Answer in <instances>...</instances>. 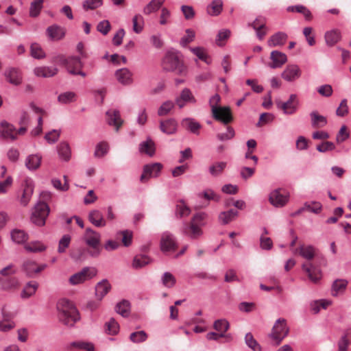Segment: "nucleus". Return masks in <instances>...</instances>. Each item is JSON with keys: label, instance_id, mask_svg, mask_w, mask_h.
Wrapping results in <instances>:
<instances>
[{"label": "nucleus", "instance_id": "obj_20", "mask_svg": "<svg viewBox=\"0 0 351 351\" xmlns=\"http://www.w3.org/2000/svg\"><path fill=\"white\" fill-rule=\"evenodd\" d=\"M34 191V186L31 181L26 180L25 182L23 193L20 197V203L25 206L29 203Z\"/></svg>", "mask_w": 351, "mask_h": 351}, {"label": "nucleus", "instance_id": "obj_13", "mask_svg": "<svg viewBox=\"0 0 351 351\" xmlns=\"http://www.w3.org/2000/svg\"><path fill=\"white\" fill-rule=\"evenodd\" d=\"M301 75V70L296 64H289L287 66L282 73V77L287 82H293L298 79Z\"/></svg>", "mask_w": 351, "mask_h": 351}, {"label": "nucleus", "instance_id": "obj_7", "mask_svg": "<svg viewBox=\"0 0 351 351\" xmlns=\"http://www.w3.org/2000/svg\"><path fill=\"white\" fill-rule=\"evenodd\" d=\"M96 274L95 268L85 267L80 271L71 276L69 282L71 285H77L92 279Z\"/></svg>", "mask_w": 351, "mask_h": 351}, {"label": "nucleus", "instance_id": "obj_16", "mask_svg": "<svg viewBox=\"0 0 351 351\" xmlns=\"http://www.w3.org/2000/svg\"><path fill=\"white\" fill-rule=\"evenodd\" d=\"M270 58L272 62L269 66L271 69L280 68L287 61L285 53L279 51H271Z\"/></svg>", "mask_w": 351, "mask_h": 351}, {"label": "nucleus", "instance_id": "obj_11", "mask_svg": "<svg viewBox=\"0 0 351 351\" xmlns=\"http://www.w3.org/2000/svg\"><path fill=\"white\" fill-rule=\"evenodd\" d=\"M269 200L274 206L282 207L287 203L289 195L287 193H282L281 189H278L271 192Z\"/></svg>", "mask_w": 351, "mask_h": 351}, {"label": "nucleus", "instance_id": "obj_35", "mask_svg": "<svg viewBox=\"0 0 351 351\" xmlns=\"http://www.w3.org/2000/svg\"><path fill=\"white\" fill-rule=\"evenodd\" d=\"M348 285V281L343 279H337L332 285L331 294L337 296L339 293H343Z\"/></svg>", "mask_w": 351, "mask_h": 351}, {"label": "nucleus", "instance_id": "obj_15", "mask_svg": "<svg viewBox=\"0 0 351 351\" xmlns=\"http://www.w3.org/2000/svg\"><path fill=\"white\" fill-rule=\"evenodd\" d=\"M107 122L110 125H113L118 131L119 128L123 124V120L121 118L120 112L118 110L110 109L106 113Z\"/></svg>", "mask_w": 351, "mask_h": 351}, {"label": "nucleus", "instance_id": "obj_37", "mask_svg": "<svg viewBox=\"0 0 351 351\" xmlns=\"http://www.w3.org/2000/svg\"><path fill=\"white\" fill-rule=\"evenodd\" d=\"M115 311L124 317H128L130 313V303L123 300L115 306Z\"/></svg>", "mask_w": 351, "mask_h": 351}, {"label": "nucleus", "instance_id": "obj_38", "mask_svg": "<svg viewBox=\"0 0 351 351\" xmlns=\"http://www.w3.org/2000/svg\"><path fill=\"white\" fill-rule=\"evenodd\" d=\"M59 156L64 161H68L71 158V149L69 144L66 142H61L57 147Z\"/></svg>", "mask_w": 351, "mask_h": 351}, {"label": "nucleus", "instance_id": "obj_36", "mask_svg": "<svg viewBox=\"0 0 351 351\" xmlns=\"http://www.w3.org/2000/svg\"><path fill=\"white\" fill-rule=\"evenodd\" d=\"M37 264L33 261H26L23 263L22 269L29 278H33L37 274Z\"/></svg>", "mask_w": 351, "mask_h": 351}, {"label": "nucleus", "instance_id": "obj_26", "mask_svg": "<svg viewBox=\"0 0 351 351\" xmlns=\"http://www.w3.org/2000/svg\"><path fill=\"white\" fill-rule=\"evenodd\" d=\"M239 215V212L234 209L221 212L219 215V221L222 225H226L234 220Z\"/></svg>", "mask_w": 351, "mask_h": 351}, {"label": "nucleus", "instance_id": "obj_43", "mask_svg": "<svg viewBox=\"0 0 351 351\" xmlns=\"http://www.w3.org/2000/svg\"><path fill=\"white\" fill-rule=\"evenodd\" d=\"M11 237L14 242L16 243H22L28 239L27 234L21 230L14 229L11 232Z\"/></svg>", "mask_w": 351, "mask_h": 351}, {"label": "nucleus", "instance_id": "obj_53", "mask_svg": "<svg viewBox=\"0 0 351 351\" xmlns=\"http://www.w3.org/2000/svg\"><path fill=\"white\" fill-rule=\"evenodd\" d=\"M147 339V335L144 330L134 332L130 334V339L134 343L144 342Z\"/></svg>", "mask_w": 351, "mask_h": 351}, {"label": "nucleus", "instance_id": "obj_60", "mask_svg": "<svg viewBox=\"0 0 351 351\" xmlns=\"http://www.w3.org/2000/svg\"><path fill=\"white\" fill-rule=\"evenodd\" d=\"M71 236L64 234L59 241L58 252L60 254L65 252L66 249L69 246L71 242Z\"/></svg>", "mask_w": 351, "mask_h": 351}, {"label": "nucleus", "instance_id": "obj_45", "mask_svg": "<svg viewBox=\"0 0 351 351\" xmlns=\"http://www.w3.org/2000/svg\"><path fill=\"white\" fill-rule=\"evenodd\" d=\"M150 262V259L145 255H137L134 256L132 262V267L134 269H140Z\"/></svg>", "mask_w": 351, "mask_h": 351}, {"label": "nucleus", "instance_id": "obj_21", "mask_svg": "<svg viewBox=\"0 0 351 351\" xmlns=\"http://www.w3.org/2000/svg\"><path fill=\"white\" fill-rule=\"evenodd\" d=\"M88 220L97 228L104 227L106 225L103 214L99 210H93L88 214Z\"/></svg>", "mask_w": 351, "mask_h": 351}, {"label": "nucleus", "instance_id": "obj_57", "mask_svg": "<svg viewBox=\"0 0 351 351\" xmlns=\"http://www.w3.org/2000/svg\"><path fill=\"white\" fill-rule=\"evenodd\" d=\"M27 251L31 252H39L44 251L46 247L39 241L32 242L25 246Z\"/></svg>", "mask_w": 351, "mask_h": 351}, {"label": "nucleus", "instance_id": "obj_18", "mask_svg": "<svg viewBox=\"0 0 351 351\" xmlns=\"http://www.w3.org/2000/svg\"><path fill=\"white\" fill-rule=\"evenodd\" d=\"M178 123L176 119L171 118L160 122V130L168 135L175 134L177 131Z\"/></svg>", "mask_w": 351, "mask_h": 351}, {"label": "nucleus", "instance_id": "obj_8", "mask_svg": "<svg viewBox=\"0 0 351 351\" xmlns=\"http://www.w3.org/2000/svg\"><path fill=\"white\" fill-rule=\"evenodd\" d=\"M276 105L278 108L282 110L285 114H293L298 109L299 101L295 94H291L287 101L276 100Z\"/></svg>", "mask_w": 351, "mask_h": 351}, {"label": "nucleus", "instance_id": "obj_46", "mask_svg": "<svg viewBox=\"0 0 351 351\" xmlns=\"http://www.w3.org/2000/svg\"><path fill=\"white\" fill-rule=\"evenodd\" d=\"M246 345L254 351H261V347L254 338L251 332H247L245 336Z\"/></svg>", "mask_w": 351, "mask_h": 351}, {"label": "nucleus", "instance_id": "obj_63", "mask_svg": "<svg viewBox=\"0 0 351 351\" xmlns=\"http://www.w3.org/2000/svg\"><path fill=\"white\" fill-rule=\"evenodd\" d=\"M174 104L171 101H167L164 102L158 110L159 116H164L167 114L173 108Z\"/></svg>", "mask_w": 351, "mask_h": 351}, {"label": "nucleus", "instance_id": "obj_30", "mask_svg": "<svg viewBox=\"0 0 351 351\" xmlns=\"http://www.w3.org/2000/svg\"><path fill=\"white\" fill-rule=\"evenodd\" d=\"M139 151L149 156H154L156 151L154 142L150 138H147L146 141L140 143Z\"/></svg>", "mask_w": 351, "mask_h": 351}, {"label": "nucleus", "instance_id": "obj_55", "mask_svg": "<svg viewBox=\"0 0 351 351\" xmlns=\"http://www.w3.org/2000/svg\"><path fill=\"white\" fill-rule=\"evenodd\" d=\"M132 23H133V30L134 32L139 34L142 32L144 21L143 18L141 15L137 14L134 16L132 19Z\"/></svg>", "mask_w": 351, "mask_h": 351}, {"label": "nucleus", "instance_id": "obj_6", "mask_svg": "<svg viewBox=\"0 0 351 351\" xmlns=\"http://www.w3.org/2000/svg\"><path fill=\"white\" fill-rule=\"evenodd\" d=\"M289 329L287 325V321L284 318H279L275 322L269 337L275 342L276 345L280 344L282 339L287 336Z\"/></svg>", "mask_w": 351, "mask_h": 351}, {"label": "nucleus", "instance_id": "obj_19", "mask_svg": "<svg viewBox=\"0 0 351 351\" xmlns=\"http://www.w3.org/2000/svg\"><path fill=\"white\" fill-rule=\"evenodd\" d=\"M111 285L106 279L99 282L95 286V296L99 301H101L104 297L110 291Z\"/></svg>", "mask_w": 351, "mask_h": 351}, {"label": "nucleus", "instance_id": "obj_14", "mask_svg": "<svg viewBox=\"0 0 351 351\" xmlns=\"http://www.w3.org/2000/svg\"><path fill=\"white\" fill-rule=\"evenodd\" d=\"M196 101L195 97L193 95L191 90L188 88H184L181 91L180 97L176 99V103L180 108H182L187 102L195 104Z\"/></svg>", "mask_w": 351, "mask_h": 351}, {"label": "nucleus", "instance_id": "obj_2", "mask_svg": "<svg viewBox=\"0 0 351 351\" xmlns=\"http://www.w3.org/2000/svg\"><path fill=\"white\" fill-rule=\"evenodd\" d=\"M220 101L221 97L217 93L210 98L209 104L211 108L212 115L215 120L221 121L223 125H228L232 121L233 117L230 107L218 106Z\"/></svg>", "mask_w": 351, "mask_h": 351}, {"label": "nucleus", "instance_id": "obj_39", "mask_svg": "<svg viewBox=\"0 0 351 351\" xmlns=\"http://www.w3.org/2000/svg\"><path fill=\"white\" fill-rule=\"evenodd\" d=\"M190 50L195 54L199 60L204 61L207 64L211 63V60L209 56L206 53L204 48L201 47H191Z\"/></svg>", "mask_w": 351, "mask_h": 351}, {"label": "nucleus", "instance_id": "obj_56", "mask_svg": "<svg viewBox=\"0 0 351 351\" xmlns=\"http://www.w3.org/2000/svg\"><path fill=\"white\" fill-rule=\"evenodd\" d=\"M229 323L226 319H217L214 322L213 328L220 332L221 333L224 334L229 328Z\"/></svg>", "mask_w": 351, "mask_h": 351}, {"label": "nucleus", "instance_id": "obj_50", "mask_svg": "<svg viewBox=\"0 0 351 351\" xmlns=\"http://www.w3.org/2000/svg\"><path fill=\"white\" fill-rule=\"evenodd\" d=\"M105 326L106 331L109 335H114L119 332V325L113 317L110 318V320L106 323Z\"/></svg>", "mask_w": 351, "mask_h": 351}, {"label": "nucleus", "instance_id": "obj_48", "mask_svg": "<svg viewBox=\"0 0 351 351\" xmlns=\"http://www.w3.org/2000/svg\"><path fill=\"white\" fill-rule=\"evenodd\" d=\"M223 3L221 0H214L208 7V12L210 15L217 16L222 11Z\"/></svg>", "mask_w": 351, "mask_h": 351}, {"label": "nucleus", "instance_id": "obj_61", "mask_svg": "<svg viewBox=\"0 0 351 351\" xmlns=\"http://www.w3.org/2000/svg\"><path fill=\"white\" fill-rule=\"evenodd\" d=\"M335 145L331 141H324L316 147V149L321 153H325L335 149Z\"/></svg>", "mask_w": 351, "mask_h": 351}, {"label": "nucleus", "instance_id": "obj_22", "mask_svg": "<svg viewBox=\"0 0 351 351\" xmlns=\"http://www.w3.org/2000/svg\"><path fill=\"white\" fill-rule=\"evenodd\" d=\"M299 254L304 258L310 261L314 258L316 254V249L311 245H305L300 244V247L295 250Z\"/></svg>", "mask_w": 351, "mask_h": 351}, {"label": "nucleus", "instance_id": "obj_29", "mask_svg": "<svg viewBox=\"0 0 351 351\" xmlns=\"http://www.w3.org/2000/svg\"><path fill=\"white\" fill-rule=\"evenodd\" d=\"M310 117L313 128H323L328 123L326 117L323 115H320L317 111H312L310 113Z\"/></svg>", "mask_w": 351, "mask_h": 351}, {"label": "nucleus", "instance_id": "obj_3", "mask_svg": "<svg viewBox=\"0 0 351 351\" xmlns=\"http://www.w3.org/2000/svg\"><path fill=\"white\" fill-rule=\"evenodd\" d=\"M162 66L167 71L175 72L178 75L185 74L186 68L180 59L178 52L169 51L162 59Z\"/></svg>", "mask_w": 351, "mask_h": 351}, {"label": "nucleus", "instance_id": "obj_28", "mask_svg": "<svg viewBox=\"0 0 351 351\" xmlns=\"http://www.w3.org/2000/svg\"><path fill=\"white\" fill-rule=\"evenodd\" d=\"M182 125L185 129L197 135L199 134V129L202 127L199 123L192 118L184 119L182 121Z\"/></svg>", "mask_w": 351, "mask_h": 351}, {"label": "nucleus", "instance_id": "obj_31", "mask_svg": "<svg viewBox=\"0 0 351 351\" xmlns=\"http://www.w3.org/2000/svg\"><path fill=\"white\" fill-rule=\"evenodd\" d=\"M302 269L306 273L308 274L309 279L317 283L321 278V273L319 270L316 269L315 267H313L312 264L309 263L308 265L303 264Z\"/></svg>", "mask_w": 351, "mask_h": 351}, {"label": "nucleus", "instance_id": "obj_17", "mask_svg": "<svg viewBox=\"0 0 351 351\" xmlns=\"http://www.w3.org/2000/svg\"><path fill=\"white\" fill-rule=\"evenodd\" d=\"M117 80L123 85H130L133 82L132 73L127 68H122L115 73Z\"/></svg>", "mask_w": 351, "mask_h": 351}, {"label": "nucleus", "instance_id": "obj_34", "mask_svg": "<svg viewBox=\"0 0 351 351\" xmlns=\"http://www.w3.org/2000/svg\"><path fill=\"white\" fill-rule=\"evenodd\" d=\"M38 287V284L35 281H30L27 282L21 293V297L23 299L30 298L35 294Z\"/></svg>", "mask_w": 351, "mask_h": 351}, {"label": "nucleus", "instance_id": "obj_41", "mask_svg": "<svg viewBox=\"0 0 351 351\" xmlns=\"http://www.w3.org/2000/svg\"><path fill=\"white\" fill-rule=\"evenodd\" d=\"M67 62L68 63H66L65 68L69 73L71 70H76L77 68H82L83 66V63L80 58L77 56L68 57Z\"/></svg>", "mask_w": 351, "mask_h": 351}, {"label": "nucleus", "instance_id": "obj_52", "mask_svg": "<svg viewBox=\"0 0 351 351\" xmlns=\"http://www.w3.org/2000/svg\"><path fill=\"white\" fill-rule=\"evenodd\" d=\"M161 281L165 287L171 288L176 285V279L172 274L167 271L163 274Z\"/></svg>", "mask_w": 351, "mask_h": 351}, {"label": "nucleus", "instance_id": "obj_44", "mask_svg": "<svg viewBox=\"0 0 351 351\" xmlns=\"http://www.w3.org/2000/svg\"><path fill=\"white\" fill-rule=\"evenodd\" d=\"M165 0H152L143 10L145 14H149L152 12L157 11L163 4Z\"/></svg>", "mask_w": 351, "mask_h": 351}, {"label": "nucleus", "instance_id": "obj_33", "mask_svg": "<svg viewBox=\"0 0 351 351\" xmlns=\"http://www.w3.org/2000/svg\"><path fill=\"white\" fill-rule=\"evenodd\" d=\"M41 159L42 157L38 154L29 155L25 160V166L28 169L34 171L40 167Z\"/></svg>", "mask_w": 351, "mask_h": 351}, {"label": "nucleus", "instance_id": "obj_12", "mask_svg": "<svg viewBox=\"0 0 351 351\" xmlns=\"http://www.w3.org/2000/svg\"><path fill=\"white\" fill-rule=\"evenodd\" d=\"M182 232L192 239H196L202 234L201 226L192 221L189 223H183Z\"/></svg>", "mask_w": 351, "mask_h": 351}, {"label": "nucleus", "instance_id": "obj_23", "mask_svg": "<svg viewBox=\"0 0 351 351\" xmlns=\"http://www.w3.org/2000/svg\"><path fill=\"white\" fill-rule=\"evenodd\" d=\"M58 69L53 66H38L34 69V73L38 77H51L58 73Z\"/></svg>", "mask_w": 351, "mask_h": 351}, {"label": "nucleus", "instance_id": "obj_32", "mask_svg": "<svg viewBox=\"0 0 351 351\" xmlns=\"http://www.w3.org/2000/svg\"><path fill=\"white\" fill-rule=\"evenodd\" d=\"M287 38L288 36L287 34L282 32H278L271 36L268 40V45L270 47L283 45L285 43Z\"/></svg>", "mask_w": 351, "mask_h": 351}, {"label": "nucleus", "instance_id": "obj_64", "mask_svg": "<svg viewBox=\"0 0 351 351\" xmlns=\"http://www.w3.org/2000/svg\"><path fill=\"white\" fill-rule=\"evenodd\" d=\"M108 150V144L106 143H100L97 145L94 155L95 157L101 158L107 154Z\"/></svg>", "mask_w": 351, "mask_h": 351}, {"label": "nucleus", "instance_id": "obj_10", "mask_svg": "<svg viewBox=\"0 0 351 351\" xmlns=\"http://www.w3.org/2000/svg\"><path fill=\"white\" fill-rule=\"evenodd\" d=\"M162 166L159 162L146 165L143 167V171L140 177L141 182H145L149 178L157 177L161 171Z\"/></svg>", "mask_w": 351, "mask_h": 351}, {"label": "nucleus", "instance_id": "obj_51", "mask_svg": "<svg viewBox=\"0 0 351 351\" xmlns=\"http://www.w3.org/2000/svg\"><path fill=\"white\" fill-rule=\"evenodd\" d=\"M339 40V33L337 31L332 30L327 32L325 34V40L328 46H333Z\"/></svg>", "mask_w": 351, "mask_h": 351}, {"label": "nucleus", "instance_id": "obj_1", "mask_svg": "<svg viewBox=\"0 0 351 351\" xmlns=\"http://www.w3.org/2000/svg\"><path fill=\"white\" fill-rule=\"evenodd\" d=\"M57 309L59 312V320L69 327H73L80 318L77 308L69 300L65 298L58 301Z\"/></svg>", "mask_w": 351, "mask_h": 351}, {"label": "nucleus", "instance_id": "obj_40", "mask_svg": "<svg viewBox=\"0 0 351 351\" xmlns=\"http://www.w3.org/2000/svg\"><path fill=\"white\" fill-rule=\"evenodd\" d=\"M191 213V209L188 207L185 202L181 199L176 206V216L178 218H182L188 216Z\"/></svg>", "mask_w": 351, "mask_h": 351}, {"label": "nucleus", "instance_id": "obj_5", "mask_svg": "<svg viewBox=\"0 0 351 351\" xmlns=\"http://www.w3.org/2000/svg\"><path fill=\"white\" fill-rule=\"evenodd\" d=\"M49 211V207L45 202H39L33 209L30 221L37 226H43L45 224Z\"/></svg>", "mask_w": 351, "mask_h": 351}, {"label": "nucleus", "instance_id": "obj_47", "mask_svg": "<svg viewBox=\"0 0 351 351\" xmlns=\"http://www.w3.org/2000/svg\"><path fill=\"white\" fill-rule=\"evenodd\" d=\"M43 7V3H42L41 0H34L30 4L29 16L31 17L38 16Z\"/></svg>", "mask_w": 351, "mask_h": 351}, {"label": "nucleus", "instance_id": "obj_4", "mask_svg": "<svg viewBox=\"0 0 351 351\" xmlns=\"http://www.w3.org/2000/svg\"><path fill=\"white\" fill-rule=\"evenodd\" d=\"M85 243L89 247L87 253L92 257H97L101 251V234L90 228H87L83 236Z\"/></svg>", "mask_w": 351, "mask_h": 351}, {"label": "nucleus", "instance_id": "obj_27", "mask_svg": "<svg viewBox=\"0 0 351 351\" xmlns=\"http://www.w3.org/2000/svg\"><path fill=\"white\" fill-rule=\"evenodd\" d=\"M47 34L51 40L62 39L65 34L64 29L58 25H53L47 27Z\"/></svg>", "mask_w": 351, "mask_h": 351}, {"label": "nucleus", "instance_id": "obj_25", "mask_svg": "<svg viewBox=\"0 0 351 351\" xmlns=\"http://www.w3.org/2000/svg\"><path fill=\"white\" fill-rule=\"evenodd\" d=\"M14 131L15 128L12 125L5 121L1 122L0 132L3 138H10L12 141L15 140L16 138V133Z\"/></svg>", "mask_w": 351, "mask_h": 351}, {"label": "nucleus", "instance_id": "obj_9", "mask_svg": "<svg viewBox=\"0 0 351 351\" xmlns=\"http://www.w3.org/2000/svg\"><path fill=\"white\" fill-rule=\"evenodd\" d=\"M160 250L162 252H175L178 245L173 234L166 231L161 235L160 242Z\"/></svg>", "mask_w": 351, "mask_h": 351}, {"label": "nucleus", "instance_id": "obj_62", "mask_svg": "<svg viewBox=\"0 0 351 351\" xmlns=\"http://www.w3.org/2000/svg\"><path fill=\"white\" fill-rule=\"evenodd\" d=\"M186 36H183L180 40V45L182 47H186L189 43H191L195 37V32L191 29H186Z\"/></svg>", "mask_w": 351, "mask_h": 351}, {"label": "nucleus", "instance_id": "obj_42", "mask_svg": "<svg viewBox=\"0 0 351 351\" xmlns=\"http://www.w3.org/2000/svg\"><path fill=\"white\" fill-rule=\"evenodd\" d=\"M226 166V162H217L210 166L208 171L211 176L217 177L223 173Z\"/></svg>", "mask_w": 351, "mask_h": 351}, {"label": "nucleus", "instance_id": "obj_54", "mask_svg": "<svg viewBox=\"0 0 351 351\" xmlns=\"http://www.w3.org/2000/svg\"><path fill=\"white\" fill-rule=\"evenodd\" d=\"M31 56L36 59H41L45 56V52L37 43H33L30 47Z\"/></svg>", "mask_w": 351, "mask_h": 351}, {"label": "nucleus", "instance_id": "obj_59", "mask_svg": "<svg viewBox=\"0 0 351 351\" xmlns=\"http://www.w3.org/2000/svg\"><path fill=\"white\" fill-rule=\"evenodd\" d=\"M235 132L233 128L228 126L227 130L224 133H219L217 134V138L220 141H228L234 138Z\"/></svg>", "mask_w": 351, "mask_h": 351}, {"label": "nucleus", "instance_id": "obj_58", "mask_svg": "<svg viewBox=\"0 0 351 351\" xmlns=\"http://www.w3.org/2000/svg\"><path fill=\"white\" fill-rule=\"evenodd\" d=\"M103 4L102 0H86L83 2L82 7L84 10H95Z\"/></svg>", "mask_w": 351, "mask_h": 351}, {"label": "nucleus", "instance_id": "obj_24", "mask_svg": "<svg viewBox=\"0 0 351 351\" xmlns=\"http://www.w3.org/2000/svg\"><path fill=\"white\" fill-rule=\"evenodd\" d=\"M7 80L14 85H19L22 82V75L20 71L15 68H10L5 73Z\"/></svg>", "mask_w": 351, "mask_h": 351}, {"label": "nucleus", "instance_id": "obj_49", "mask_svg": "<svg viewBox=\"0 0 351 351\" xmlns=\"http://www.w3.org/2000/svg\"><path fill=\"white\" fill-rule=\"evenodd\" d=\"M76 94L72 91H67L61 93L58 97V101L60 104H66L75 100Z\"/></svg>", "mask_w": 351, "mask_h": 351}]
</instances>
